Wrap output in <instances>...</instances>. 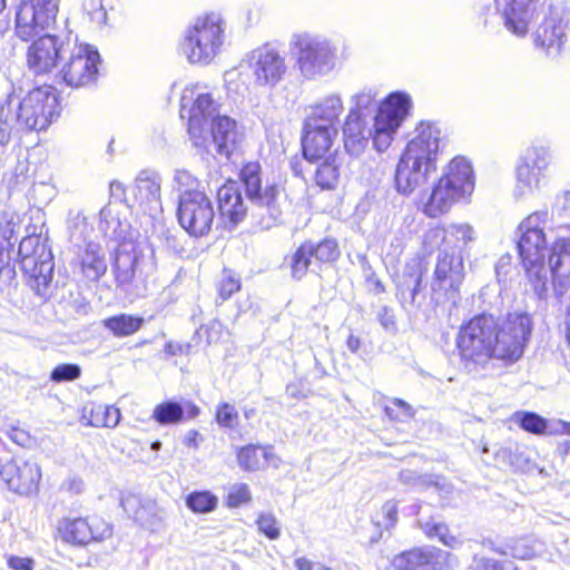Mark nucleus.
<instances>
[{"mask_svg":"<svg viewBox=\"0 0 570 570\" xmlns=\"http://www.w3.org/2000/svg\"><path fill=\"white\" fill-rule=\"evenodd\" d=\"M547 212H534L524 218L518 227V250L529 281L537 294L541 296L547 289V237L542 225Z\"/></svg>","mask_w":570,"mask_h":570,"instance_id":"obj_5","label":"nucleus"},{"mask_svg":"<svg viewBox=\"0 0 570 570\" xmlns=\"http://www.w3.org/2000/svg\"><path fill=\"white\" fill-rule=\"evenodd\" d=\"M344 110L343 98L338 92H331L309 106L304 122L309 127H337L336 124Z\"/></svg>","mask_w":570,"mask_h":570,"instance_id":"obj_29","label":"nucleus"},{"mask_svg":"<svg viewBox=\"0 0 570 570\" xmlns=\"http://www.w3.org/2000/svg\"><path fill=\"white\" fill-rule=\"evenodd\" d=\"M385 413L392 420L405 421L414 415L412 407L402 400H394L392 405L385 406Z\"/></svg>","mask_w":570,"mask_h":570,"instance_id":"obj_62","label":"nucleus"},{"mask_svg":"<svg viewBox=\"0 0 570 570\" xmlns=\"http://www.w3.org/2000/svg\"><path fill=\"white\" fill-rule=\"evenodd\" d=\"M445 227L435 226L429 228L423 236V248L426 253H432L434 249L440 252H449L446 242Z\"/></svg>","mask_w":570,"mask_h":570,"instance_id":"obj_54","label":"nucleus"},{"mask_svg":"<svg viewBox=\"0 0 570 570\" xmlns=\"http://www.w3.org/2000/svg\"><path fill=\"white\" fill-rule=\"evenodd\" d=\"M82 10L97 27L100 28L107 23V11L102 0H83Z\"/></svg>","mask_w":570,"mask_h":570,"instance_id":"obj_58","label":"nucleus"},{"mask_svg":"<svg viewBox=\"0 0 570 570\" xmlns=\"http://www.w3.org/2000/svg\"><path fill=\"white\" fill-rule=\"evenodd\" d=\"M161 177L155 170H141L131 188L130 206L137 207L150 217H156L163 210L160 197Z\"/></svg>","mask_w":570,"mask_h":570,"instance_id":"obj_22","label":"nucleus"},{"mask_svg":"<svg viewBox=\"0 0 570 570\" xmlns=\"http://www.w3.org/2000/svg\"><path fill=\"white\" fill-rule=\"evenodd\" d=\"M377 90L365 87L351 97L348 112H355L358 116L373 118L381 105L377 100Z\"/></svg>","mask_w":570,"mask_h":570,"instance_id":"obj_44","label":"nucleus"},{"mask_svg":"<svg viewBox=\"0 0 570 570\" xmlns=\"http://www.w3.org/2000/svg\"><path fill=\"white\" fill-rule=\"evenodd\" d=\"M217 423L227 429H234L238 424V413L234 405L229 403H222L216 411Z\"/></svg>","mask_w":570,"mask_h":570,"instance_id":"obj_59","label":"nucleus"},{"mask_svg":"<svg viewBox=\"0 0 570 570\" xmlns=\"http://www.w3.org/2000/svg\"><path fill=\"white\" fill-rule=\"evenodd\" d=\"M227 22L220 12L197 16L185 29L181 52L191 65L208 66L226 42Z\"/></svg>","mask_w":570,"mask_h":570,"instance_id":"obj_3","label":"nucleus"},{"mask_svg":"<svg viewBox=\"0 0 570 570\" xmlns=\"http://www.w3.org/2000/svg\"><path fill=\"white\" fill-rule=\"evenodd\" d=\"M237 463L244 471L254 472L273 465H279V459L273 452L272 446H262L256 444H247L237 448Z\"/></svg>","mask_w":570,"mask_h":570,"instance_id":"obj_35","label":"nucleus"},{"mask_svg":"<svg viewBox=\"0 0 570 570\" xmlns=\"http://www.w3.org/2000/svg\"><path fill=\"white\" fill-rule=\"evenodd\" d=\"M441 141V128L434 122L422 121L402 154L435 173Z\"/></svg>","mask_w":570,"mask_h":570,"instance_id":"obj_19","label":"nucleus"},{"mask_svg":"<svg viewBox=\"0 0 570 570\" xmlns=\"http://www.w3.org/2000/svg\"><path fill=\"white\" fill-rule=\"evenodd\" d=\"M76 265L88 281L97 282L107 272V261L102 247L95 242H88L79 249Z\"/></svg>","mask_w":570,"mask_h":570,"instance_id":"obj_33","label":"nucleus"},{"mask_svg":"<svg viewBox=\"0 0 570 570\" xmlns=\"http://www.w3.org/2000/svg\"><path fill=\"white\" fill-rule=\"evenodd\" d=\"M18 255L30 287L38 296L47 298L55 264L47 242L36 234V228L21 239Z\"/></svg>","mask_w":570,"mask_h":570,"instance_id":"obj_7","label":"nucleus"},{"mask_svg":"<svg viewBox=\"0 0 570 570\" xmlns=\"http://www.w3.org/2000/svg\"><path fill=\"white\" fill-rule=\"evenodd\" d=\"M217 203L222 219L232 226H236L249 214V207L245 205L236 181H227L217 190Z\"/></svg>","mask_w":570,"mask_h":570,"instance_id":"obj_28","label":"nucleus"},{"mask_svg":"<svg viewBox=\"0 0 570 570\" xmlns=\"http://www.w3.org/2000/svg\"><path fill=\"white\" fill-rule=\"evenodd\" d=\"M20 225V216L12 209L0 210V243L7 248H11V239L16 235Z\"/></svg>","mask_w":570,"mask_h":570,"instance_id":"obj_50","label":"nucleus"},{"mask_svg":"<svg viewBox=\"0 0 570 570\" xmlns=\"http://www.w3.org/2000/svg\"><path fill=\"white\" fill-rule=\"evenodd\" d=\"M99 229L104 236L119 244L130 240L128 239L129 224L120 220L110 204L99 212Z\"/></svg>","mask_w":570,"mask_h":570,"instance_id":"obj_42","label":"nucleus"},{"mask_svg":"<svg viewBox=\"0 0 570 570\" xmlns=\"http://www.w3.org/2000/svg\"><path fill=\"white\" fill-rule=\"evenodd\" d=\"M473 567L478 570H518L512 561H497L485 557H473Z\"/></svg>","mask_w":570,"mask_h":570,"instance_id":"obj_60","label":"nucleus"},{"mask_svg":"<svg viewBox=\"0 0 570 570\" xmlns=\"http://www.w3.org/2000/svg\"><path fill=\"white\" fill-rule=\"evenodd\" d=\"M292 276L302 279L308 269L315 264L312 255V242L302 244L289 257Z\"/></svg>","mask_w":570,"mask_h":570,"instance_id":"obj_48","label":"nucleus"},{"mask_svg":"<svg viewBox=\"0 0 570 570\" xmlns=\"http://www.w3.org/2000/svg\"><path fill=\"white\" fill-rule=\"evenodd\" d=\"M16 278V268L11 263L10 248L0 243V292L9 289Z\"/></svg>","mask_w":570,"mask_h":570,"instance_id":"obj_53","label":"nucleus"},{"mask_svg":"<svg viewBox=\"0 0 570 570\" xmlns=\"http://www.w3.org/2000/svg\"><path fill=\"white\" fill-rule=\"evenodd\" d=\"M424 272L425 267L420 257H413L406 262L402 275L399 277L396 294L404 308L406 305L415 303L416 295L421 289Z\"/></svg>","mask_w":570,"mask_h":570,"instance_id":"obj_31","label":"nucleus"},{"mask_svg":"<svg viewBox=\"0 0 570 570\" xmlns=\"http://www.w3.org/2000/svg\"><path fill=\"white\" fill-rule=\"evenodd\" d=\"M451 188H455L463 198L474 189V174L471 163L462 156L454 157L444 168L440 177Z\"/></svg>","mask_w":570,"mask_h":570,"instance_id":"obj_30","label":"nucleus"},{"mask_svg":"<svg viewBox=\"0 0 570 570\" xmlns=\"http://www.w3.org/2000/svg\"><path fill=\"white\" fill-rule=\"evenodd\" d=\"M551 161V149L542 144H532L520 153L514 166L515 199L533 196L541 189Z\"/></svg>","mask_w":570,"mask_h":570,"instance_id":"obj_9","label":"nucleus"},{"mask_svg":"<svg viewBox=\"0 0 570 570\" xmlns=\"http://www.w3.org/2000/svg\"><path fill=\"white\" fill-rule=\"evenodd\" d=\"M81 370L77 364H60L51 372V380L55 382L73 381L80 376Z\"/></svg>","mask_w":570,"mask_h":570,"instance_id":"obj_63","label":"nucleus"},{"mask_svg":"<svg viewBox=\"0 0 570 570\" xmlns=\"http://www.w3.org/2000/svg\"><path fill=\"white\" fill-rule=\"evenodd\" d=\"M567 23L560 21L558 24L548 22L542 30H539L534 38L535 47L544 50L546 55L556 58L567 42Z\"/></svg>","mask_w":570,"mask_h":570,"instance_id":"obj_39","label":"nucleus"},{"mask_svg":"<svg viewBox=\"0 0 570 570\" xmlns=\"http://www.w3.org/2000/svg\"><path fill=\"white\" fill-rule=\"evenodd\" d=\"M121 417L120 410L112 405L90 402L82 407L81 422L86 426L114 429Z\"/></svg>","mask_w":570,"mask_h":570,"instance_id":"obj_38","label":"nucleus"},{"mask_svg":"<svg viewBox=\"0 0 570 570\" xmlns=\"http://www.w3.org/2000/svg\"><path fill=\"white\" fill-rule=\"evenodd\" d=\"M156 268L155 248L147 242H122L115 250L112 272L121 288H127L136 277H149Z\"/></svg>","mask_w":570,"mask_h":570,"instance_id":"obj_8","label":"nucleus"},{"mask_svg":"<svg viewBox=\"0 0 570 570\" xmlns=\"http://www.w3.org/2000/svg\"><path fill=\"white\" fill-rule=\"evenodd\" d=\"M450 553L436 548H414L396 554L391 567L395 570H445Z\"/></svg>","mask_w":570,"mask_h":570,"instance_id":"obj_24","label":"nucleus"},{"mask_svg":"<svg viewBox=\"0 0 570 570\" xmlns=\"http://www.w3.org/2000/svg\"><path fill=\"white\" fill-rule=\"evenodd\" d=\"M188 89L181 97V118L187 116V130L195 147H206L208 142V126L219 116V104L209 92H198L190 107H187Z\"/></svg>","mask_w":570,"mask_h":570,"instance_id":"obj_15","label":"nucleus"},{"mask_svg":"<svg viewBox=\"0 0 570 570\" xmlns=\"http://www.w3.org/2000/svg\"><path fill=\"white\" fill-rule=\"evenodd\" d=\"M218 498L209 491H194L186 498V505L195 513H208L217 508Z\"/></svg>","mask_w":570,"mask_h":570,"instance_id":"obj_51","label":"nucleus"},{"mask_svg":"<svg viewBox=\"0 0 570 570\" xmlns=\"http://www.w3.org/2000/svg\"><path fill=\"white\" fill-rule=\"evenodd\" d=\"M95 216H88L83 212L70 210L68 215V232L72 243L80 247L81 243L87 244L94 234Z\"/></svg>","mask_w":570,"mask_h":570,"instance_id":"obj_43","label":"nucleus"},{"mask_svg":"<svg viewBox=\"0 0 570 570\" xmlns=\"http://www.w3.org/2000/svg\"><path fill=\"white\" fill-rule=\"evenodd\" d=\"M449 252L461 253L464 247L475 239L474 228L466 223L450 224L445 227Z\"/></svg>","mask_w":570,"mask_h":570,"instance_id":"obj_46","label":"nucleus"},{"mask_svg":"<svg viewBox=\"0 0 570 570\" xmlns=\"http://www.w3.org/2000/svg\"><path fill=\"white\" fill-rule=\"evenodd\" d=\"M252 499V494L247 484H236L228 493L227 503L232 508H237L242 504L248 503Z\"/></svg>","mask_w":570,"mask_h":570,"instance_id":"obj_64","label":"nucleus"},{"mask_svg":"<svg viewBox=\"0 0 570 570\" xmlns=\"http://www.w3.org/2000/svg\"><path fill=\"white\" fill-rule=\"evenodd\" d=\"M240 282L229 271H224L223 277L218 284V293L223 301L228 299L234 293L239 291Z\"/></svg>","mask_w":570,"mask_h":570,"instance_id":"obj_61","label":"nucleus"},{"mask_svg":"<svg viewBox=\"0 0 570 570\" xmlns=\"http://www.w3.org/2000/svg\"><path fill=\"white\" fill-rule=\"evenodd\" d=\"M259 533L269 540H277L281 535V523L272 512H261L256 519Z\"/></svg>","mask_w":570,"mask_h":570,"instance_id":"obj_56","label":"nucleus"},{"mask_svg":"<svg viewBox=\"0 0 570 570\" xmlns=\"http://www.w3.org/2000/svg\"><path fill=\"white\" fill-rule=\"evenodd\" d=\"M122 509L132 518L139 522L142 527L156 531L161 527L163 523V511L159 510L154 503L147 502L140 504V500L135 495L122 498Z\"/></svg>","mask_w":570,"mask_h":570,"instance_id":"obj_37","label":"nucleus"},{"mask_svg":"<svg viewBox=\"0 0 570 570\" xmlns=\"http://www.w3.org/2000/svg\"><path fill=\"white\" fill-rule=\"evenodd\" d=\"M513 422L524 431L537 435H554L569 431V424L558 420H546L534 412L518 411L512 415Z\"/></svg>","mask_w":570,"mask_h":570,"instance_id":"obj_36","label":"nucleus"},{"mask_svg":"<svg viewBox=\"0 0 570 570\" xmlns=\"http://www.w3.org/2000/svg\"><path fill=\"white\" fill-rule=\"evenodd\" d=\"M322 160L315 173V181L323 189H333L338 183L344 156L334 150Z\"/></svg>","mask_w":570,"mask_h":570,"instance_id":"obj_41","label":"nucleus"},{"mask_svg":"<svg viewBox=\"0 0 570 570\" xmlns=\"http://www.w3.org/2000/svg\"><path fill=\"white\" fill-rule=\"evenodd\" d=\"M533 330L532 316L527 312L509 313L498 325L497 356H522Z\"/></svg>","mask_w":570,"mask_h":570,"instance_id":"obj_16","label":"nucleus"},{"mask_svg":"<svg viewBox=\"0 0 570 570\" xmlns=\"http://www.w3.org/2000/svg\"><path fill=\"white\" fill-rule=\"evenodd\" d=\"M312 255L313 258L317 262H334L340 255L337 243L334 239L330 238L324 239L316 245L312 243Z\"/></svg>","mask_w":570,"mask_h":570,"instance_id":"obj_57","label":"nucleus"},{"mask_svg":"<svg viewBox=\"0 0 570 570\" xmlns=\"http://www.w3.org/2000/svg\"><path fill=\"white\" fill-rule=\"evenodd\" d=\"M99 61V52L94 47L68 41V52L56 77L73 88L87 86L96 79Z\"/></svg>","mask_w":570,"mask_h":570,"instance_id":"obj_12","label":"nucleus"},{"mask_svg":"<svg viewBox=\"0 0 570 570\" xmlns=\"http://www.w3.org/2000/svg\"><path fill=\"white\" fill-rule=\"evenodd\" d=\"M177 216L186 232L193 236H203L209 232L215 213L205 193H191L179 196Z\"/></svg>","mask_w":570,"mask_h":570,"instance_id":"obj_17","label":"nucleus"},{"mask_svg":"<svg viewBox=\"0 0 570 570\" xmlns=\"http://www.w3.org/2000/svg\"><path fill=\"white\" fill-rule=\"evenodd\" d=\"M482 544L495 553L501 556L511 554L513 558L520 560H531L542 557L546 550V546L542 541L531 538H521L504 544H497L491 540H487L483 541Z\"/></svg>","mask_w":570,"mask_h":570,"instance_id":"obj_34","label":"nucleus"},{"mask_svg":"<svg viewBox=\"0 0 570 570\" xmlns=\"http://www.w3.org/2000/svg\"><path fill=\"white\" fill-rule=\"evenodd\" d=\"M144 318L129 314H119L108 317L102 321L105 328L111 332L115 336H129L136 333L144 325Z\"/></svg>","mask_w":570,"mask_h":570,"instance_id":"obj_45","label":"nucleus"},{"mask_svg":"<svg viewBox=\"0 0 570 570\" xmlns=\"http://www.w3.org/2000/svg\"><path fill=\"white\" fill-rule=\"evenodd\" d=\"M13 99H9L0 108V146L6 147L11 140L12 131L19 126L16 122V116L12 108Z\"/></svg>","mask_w":570,"mask_h":570,"instance_id":"obj_52","label":"nucleus"},{"mask_svg":"<svg viewBox=\"0 0 570 570\" xmlns=\"http://www.w3.org/2000/svg\"><path fill=\"white\" fill-rule=\"evenodd\" d=\"M173 183V187L179 191V196H186L191 193H203L198 189V179L188 170L176 169Z\"/></svg>","mask_w":570,"mask_h":570,"instance_id":"obj_55","label":"nucleus"},{"mask_svg":"<svg viewBox=\"0 0 570 570\" xmlns=\"http://www.w3.org/2000/svg\"><path fill=\"white\" fill-rule=\"evenodd\" d=\"M336 135L337 127L316 126L312 128L307 122H304L302 147L305 159L318 161L328 156L332 153L331 148Z\"/></svg>","mask_w":570,"mask_h":570,"instance_id":"obj_27","label":"nucleus"},{"mask_svg":"<svg viewBox=\"0 0 570 570\" xmlns=\"http://www.w3.org/2000/svg\"><path fill=\"white\" fill-rule=\"evenodd\" d=\"M434 171L423 165L401 155L394 171L395 190L404 196L425 185Z\"/></svg>","mask_w":570,"mask_h":570,"instance_id":"obj_25","label":"nucleus"},{"mask_svg":"<svg viewBox=\"0 0 570 570\" xmlns=\"http://www.w3.org/2000/svg\"><path fill=\"white\" fill-rule=\"evenodd\" d=\"M185 413L189 419H194L199 414V409L188 401L184 403L167 401L156 405L153 419L161 425H170L180 422Z\"/></svg>","mask_w":570,"mask_h":570,"instance_id":"obj_40","label":"nucleus"},{"mask_svg":"<svg viewBox=\"0 0 570 570\" xmlns=\"http://www.w3.org/2000/svg\"><path fill=\"white\" fill-rule=\"evenodd\" d=\"M420 529L429 538H438L444 546L456 549L461 546V540L450 533L448 525L433 521H417Z\"/></svg>","mask_w":570,"mask_h":570,"instance_id":"obj_49","label":"nucleus"},{"mask_svg":"<svg viewBox=\"0 0 570 570\" xmlns=\"http://www.w3.org/2000/svg\"><path fill=\"white\" fill-rule=\"evenodd\" d=\"M400 480L404 484H426L429 487H433L441 495H446L452 491V485L445 480V478L440 475L422 476L416 474L414 471L406 470L400 473Z\"/></svg>","mask_w":570,"mask_h":570,"instance_id":"obj_47","label":"nucleus"},{"mask_svg":"<svg viewBox=\"0 0 570 570\" xmlns=\"http://www.w3.org/2000/svg\"><path fill=\"white\" fill-rule=\"evenodd\" d=\"M570 243L557 233L548 256L549 271L556 296L561 299L570 289Z\"/></svg>","mask_w":570,"mask_h":570,"instance_id":"obj_23","label":"nucleus"},{"mask_svg":"<svg viewBox=\"0 0 570 570\" xmlns=\"http://www.w3.org/2000/svg\"><path fill=\"white\" fill-rule=\"evenodd\" d=\"M463 256L456 252H440L431 282L432 299L436 304L455 302L464 281Z\"/></svg>","mask_w":570,"mask_h":570,"instance_id":"obj_13","label":"nucleus"},{"mask_svg":"<svg viewBox=\"0 0 570 570\" xmlns=\"http://www.w3.org/2000/svg\"><path fill=\"white\" fill-rule=\"evenodd\" d=\"M463 197L451 188L440 178L433 184V187L422 205V212L431 218H436L446 214L454 204Z\"/></svg>","mask_w":570,"mask_h":570,"instance_id":"obj_32","label":"nucleus"},{"mask_svg":"<svg viewBox=\"0 0 570 570\" xmlns=\"http://www.w3.org/2000/svg\"><path fill=\"white\" fill-rule=\"evenodd\" d=\"M503 26L512 35L523 38L539 16L538 0H495Z\"/></svg>","mask_w":570,"mask_h":570,"instance_id":"obj_21","label":"nucleus"},{"mask_svg":"<svg viewBox=\"0 0 570 570\" xmlns=\"http://www.w3.org/2000/svg\"><path fill=\"white\" fill-rule=\"evenodd\" d=\"M498 322L491 314H480L461 326L456 346L461 356H497Z\"/></svg>","mask_w":570,"mask_h":570,"instance_id":"obj_11","label":"nucleus"},{"mask_svg":"<svg viewBox=\"0 0 570 570\" xmlns=\"http://www.w3.org/2000/svg\"><path fill=\"white\" fill-rule=\"evenodd\" d=\"M411 108V96L403 91H395L381 101L373 118L347 112L342 127L346 151L352 156H360L367 147L370 139L379 153L385 151L410 115Z\"/></svg>","mask_w":570,"mask_h":570,"instance_id":"obj_2","label":"nucleus"},{"mask_svg":"<svg viewBox=\"0 0 570 570\" xmlns=\"http://www.w3.org/2000/svg\"><path fill=\"white\" fill-rule=\"evenodd\" d=\"M59 0H21L16 11L14 33L22 41L38 39L27 52L29 69L37 76L59 69L61 59L68 52V41L45 33L56 22Z\"/></svg>","mask_w":570,"mask_h":570,"instance_id":"obj_1","label":"nucleus"},{"mask_svg":"<svg viewBox=\"0 0 570 570\" xmlns=\"http://www.w3.org/2000/svg\"><path fill=\"white\" fill-rule=\"evenodd\" d=\"M240 180L249 203V215L262 229H269L281 222L283 190L276 184L262 180L259 163L249 161L240 169Z\"/></svg>","mask_w":570,"mask_h":570,"instance_id":"obj_6","label":"nucleus"},{"mask_svg":"<svg viewBox=\"0 0 570 570\" xmlns=\"http://www.w3.org/2000/svg\"><path fill=\"white\" fill-rule=\"evenodd\" d=\"M20 129L45 130L59 114L58 98L51 87H38L12 104Z\"/></svg>","mask_w":570,"mask_h":570,"instance_id":"obj_10","label":"nucleus"},{"mask_svg":"<svg viewBox=\"0 0 570 570\" xmlns=\"http://www.w3.org/2000/svg\"><path fill=\"white\" fill-rule=\"evenodd\" d=\"M237 140L236 121L228 116H217L208 126V142L203 147L207 153L214 151L229 158Z\"/></svg>","mask_w":570,"mask_h":570,"instance_id":"obj_26","label":"nucleus"},{"mask_svg":"<svg viewBox=\"0 0 570 570\" xmlns=\"http://www.w3.org/2000/svg\"><path fill=\"white\" fill-rule=\"evenodd\" d=\"M0 476L11 491L29 495L38 490L41 471L36 462L16 458L0 465Z\"/></svg>","mask_w":570,"mask_h":570,"instance_id":"obj_20","label":"nucleus"},{"mask_svg":"<svg viewBox=\"0 0 570 570\" xmlns=\"http://www.w3.org/2000/svg\"><path fill=\"white\" fill-rule=\"evenodd\" d=\"M299 76L316 80L331 75L337 67V46L327 37L307 30L292 33L288 42Z\"/></svg>","mask_w":570,"mask_h":570,"instance_id":"obj_4","label":"nucleus"},{"mask_svg":"<svg viewBox=\"0 0 570 570\" xmlns=\"http://www.w3.org/2000/svg\"><path fill=\"white\" fill-rule=\"evenodd\" d=\"M239 68H247L254 82L261 87H276L287 73L285 57L271 45H263L249 51Z\"/></svg>","mask_w":570,"mask_h":570,"instance_id":"obj_14","label":"nucleus"},{"mask_svg":"<svg viewBox=\"0 0 570 570\" xmlns=\"http://www.w3.org/2000/svg\"><path fill=\"white\" fill-rule=\"evenodd\" d=\"M57 530L65 542L79 547L101 542L112 535V527L98 517L63 518L59 520Z\"/></svg>","mask_w":570,"mask_h":570,"instance_id":"obj_18","label":"nucleus"}]
</instances>
